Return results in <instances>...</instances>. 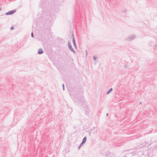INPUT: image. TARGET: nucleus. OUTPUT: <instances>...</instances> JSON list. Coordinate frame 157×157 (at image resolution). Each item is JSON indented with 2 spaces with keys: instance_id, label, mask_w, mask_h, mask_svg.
Returning a JSON list of instances; mask_svg holds the SVG:
<instances>
[{
  "instance_id": "6e6552de",
  "label": "nucleus",
  "mask_w": 157,
  "mask_h": 157,
  "mask_svg": "<svg viewBox=\"0 0 157 157\" xmlns=\"http://www.w3.org/2000/svg\"><path fill=\"white\" fill-rule=\"evenodd\" d=\"M86 137H85L83 138L82 140V141L81 142V144H83L85 143L86 141Z\"/></svg>"
},
{
  "instance_id": "412c9836",
  "label": "nucleus",
  "mask_w": 157,
  "mask_h": 157,
  "mask_svg": "<svg viewBox=\"0 0 157 157\" xmlns=\"http://www.w3.org/2000/svg\"><path fill=\"white\" fill-rule=\"evenodd\" d=\"M108 113H107V114H106V116H108Z\"/></svg>"
},
{
  "instance_id": "a211bd4d",
  "label": "nucleus",
  "mask_w": 157,
  "mask_h": 157,
  "mask_svg": "<svg viewBox=\"0 0 157 157\" xmlns=\"http://www.w3.org/2000/svg\"><path fill=\"white\" fill-rule=\"evenodd\" d=\"M126 11V10H125L123 12L124 13H125Z\"/></svg>"
},
{
  "instance_id": "9d476101",
  "label": "nucleus",
  "mask_w": 157,
  "mask_h": 157,
  "mask_svg": "<svg viewBox=\"0 0 157 157\" xmlns=\"http://www.w3.org/2000/svg\"><path fill=\"white\" fill-rule=\"evenodd\" d=\"M113 91V89L112 88H111L110 89H109V90L107 92V94H109L112 91Z\"/></svg>"
},
{
  "instance_id": "4be33fe9",
  "label": "nucleus",
  "mask_w": 157,
  "mask_h": 157,
  "mask_svg": "<svg viewBox=\"0 0 157 157\" xmlns=\"http://www.w3.org/2000/svg\"><path fill=\"white\" fill-rule=\"evenodd\" d=\"M82 145V144H81V143L79 146H81Z\"/></svg>"
},
{
  "instance_id": "2eb2a0df",
  "label": "nucleus",
  "mask_w": 157,
  "mask_h": 157,
  "mask_svg": "<svg viewBox=\"0 0 157 157\" xmlns=\"http://www.w3.org/2000/svg\"><path fill=\"white\" fill-rule=\"evenodd\" d=\"M31 36L32 37H34V35L33 32H32L31 33Z\"/></svg>"
},
{
  "instance_id": "aec40b11",
  "label": "nucleus",
  "mask_w": 157,
  "mask_h": 157,
  "mask_svg": "<svg viewBox=\"0 0 157 157\" xmlns=\"http://www.w3.org/2000/svg\"><path fill=\"white\" fill-rule=\"evenodd\" d=\"M141 103H142V102H140L139 103V104H141Z\"/></svg>"
},
{
  "instance_id": "dca6fc26",
  "label": "nucleus",
  "mask_w": 157,
  "mask_h": 157,
  "mask_svg": "<svg viewBox=\"0 0 157 157\" xmlns=\"http://www.w3.org/2000/svg\"><path fill=\"white\" fill-rule=\"evenodd\" d=\"M124 67L125 68H127L128 67V65H125L124 66Z\"/></svg>"
},
{
  "instance_id": "20e7f679",
  "label": "nucleus",
  "mask_w": 157,
  "mask_h": 157,
  "mask_svg": "<svg viewBox=\"0 0 157 157\" xmlns=\"http://www.w3.org/2000/svg\"><path fill=\"white\" fill-rule=\"evenodd\" d=\"M135 37L136 36L135 35H132L128 36L126 39V40L128 41H130L134 39L135 38Z\"/></svg>"
},
{
  "instance_id": "f8f14e48",
  "label": "nucleus",
  "mask_w": 157,
  "mask_h": 157,
  "mask_svg": "<svg viewBox=\"0 0 157 157\" xmlns=\"http://www.w3.org/2000/svg\"><path fill=\"white\" fill-rule=\"evenodd\" d=\"M62 86L63 87V90H65V88H64V84H62Z\"/></svg>"
},
{
  "instance_id": "4468645a",
  "label": "nucleus",
  "mask_w": 157,
  "mask_h": 157,
  "mask_svg": "<svg viewBox=\"0 0 157 157\" xmlns=\"http://www.w3.org/2000/svg\"><path fill=\"white\" fill-rule=\"evenodd\" d=\"M14 29V27L13 26H11L10 28V29L11 30H12Z\"/></svg>"
},
{
  "instance_id": "6ab92c4d",
  "label": "nucleus",
  "mask_w": 157,
  "mask_h": 157,
  "mask_svg": "<svg viewBox=\"0 0 157 157\" xmlns=\"http://www.w3.org/2000/svg\"><path fill=\"white\" fill-rule=\"evenodd\" d=\"M80 147H81V146H79L78 147V149H79V148H80Z\"/></svg>"
},
{
  "instance_id": "f257e3e1",
  "label": "nucleus",
  "mask_w": 157,
  "mask_h": 157,
  "mask_svg": "<svg viewBox=\"0 0 157 157\" xmlns=\"http://www.w3.org/2000/svg\"><path fill=\"white\" fill-rule=\"evenodd\" d=\"M84 97L82 96H79L78 98L76 100H75V102L78 103L80 106L83 105L84 103Z\"/></svg>"
},
{
  "instance_id": "9b49d317",
  "label": "nucleus",
  "mask_w": 157,
  "mask_h": 157,
  "mask_svg": "<svg viewBox=\"0 0 157 157\" xmlns=\"http://www.w3.org/2000/svg\"><path fill=\"white\" fill-rule=\"evenodd\" d=\"M111 153L110 152H108L106 155V156H108L109 155H110Z\"/></svg>"
},
{
  "instance_id": "423d86ee",
  "label": "nucleus",
  "mask_w": 157,
  "mask_h": 157,
  "mask_svg": "<svg viewBox=\"0 0 157 157\" xmlns=\"http://www.w3.org/2000/svg\"><path fill=\"white\" fill-rule=\"evenodd\" d=\"M72 35H73V36L72 41H73V44H74V46L76 48H77V46H76V44L75 40V38L74 37V35L73 34Z\"/></svg>"
},
{
  "instance_id": "5701e85b",
  "label": "nucleus",
  "mask_w": 157,
  "mask_h": 157,
  "mask_svg": "<svg viewBox=\"0 0 157 157\" xmlns=\"http://www.w3.org/2000/svg\"><path fill=\"white\" fill-rule=\"evenodd\" d=\"M1 10V9L0 8V11Z\"/></svg>"
},
{
  "instance_id": "39448f33",
  "label": "nucleus",
  "mask_w": 157,
  "mask_h": 157,
  "mask_svg": "<svg viewBox=\"0 0 157 157\" xmlns=\"http://www.w3.org/2000/svg\"><path fill=\"white\" fill-rule=\"evenodd\" d=\"M16 12V10H12L6 13L5 15H12V14H13V13H15Z\"/></svg>"
},
{
  "instance_id": "7ed1b4c3",
  "label": "nucleus",
  "mask_w": 157,
  "mask_h": 157,
  "mask_svg": "<svg viewBox=\"0 0 157 157\" xmlns=\"http://www.w3.org/2000/svg\"><path fill=\"white\" fill-rule=\"evenodd\" d=\"M68 46L69 47V49L71 50V52H72L74 54L75 53V51L74 50V49L72 48L71 44L69 42H68Z\"/></svg>"
},
{
  "instance_id": "ddd939ff",
  "label": "nucleus",
  "mask_w": 157,
  "mask_h": 157,
  "mask_svg": "<svg viewBox=\"0 0 157 157\" xmlns=\"http://www.w3.org/2000/svg\"><path fill=\"white\" fill-rule=\"evenodd\" d=\"M93 59H94V60H96V59H97V58L96 57V56H93Z\"/></svg>"
},
{
  "instance_id": "1a4fd4ad",
  "label": "nucleus",
  "mask_w": 157,
  "mask_h": 157,
  "mask_svg": "<svg viewBox=\"0 0 157 157\" xmlns=\"http://www.w3.org/2000/svg\"><path fill=\"white\" fill-rule=\"evenodd\" d=\"M153 48L155 51H157V43L153 46Z\"/></svg>"
},
{
  "instance_id": "f03ea898",
  "label": "nucleus",
  "mask_w": 157,
  "mask_h": 157,
  "mask_svg": "<svg viewBox=\"0 0 157 157\" xmlns=\"http://www.w3.org/2000/svg\"><path fill=\"white\" fill-rule=\"evenodd\" d=\"M85 113L86 115H88L90 110L88 108L87 106H85Z\"/></svg>"
},
{
  "instance_id": "0eeeda50",
  "label": "nucleus",
  "mask_w": 157,
  "mask_h": 157,
  "mask_svg": "<svg viewBox=\"0 0 157 157\" xmlns=\"http://www.w3.org/2000/svg\"><path fill=\"white\" fill-rule=\"evenodd\" d=\"M44 52V51L41 48H39L38 50V54H41L43 53Z\"/></svg>"
},
{
  "instance_id": "f3484780",
  "label": "nucleus",
  "mask_w": 157,
  "mask_h": 157,
  "mask_svg": "<svg viewBox=\"0 0 157 157\" xmlns=\"http://www.w3.org/2000/svg\"><path fill=\"white\" fill-rule=\"evenodd\" d=\"M86 55L87 54V50H86Z\"/></svg>"
}]
</instances>
